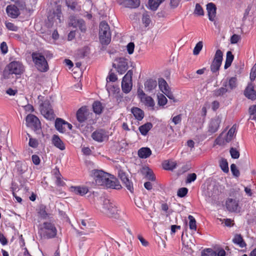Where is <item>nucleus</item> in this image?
Instances as JSON below:
<instances>
[{
	"mask_svg": "<svg viewBox=\"0 0 256 256\" xmlns=\"http://www.w3.org/2000/svg\"><path fill=\"white\" fill-rule=\"evenodd\" d=\"M133 72L129 70L124 76L122 82V89L124 92L128 94L130 92L132 89V76Z\"/></svg>",
	"mask_w": 256,
	"mask_h": 256,
	"instance_id": "1a4fd4ad",
	"label": "nucleus"
},
{
	"mask_svg": "<svg viewBox=\"0 0 256 256\" xmlns=\"http://www.w3.org/2000/svg\"><path fill=\"white\" fill-rule=\"evenodd\" d=\"M0 50L2 54H6L8 52V46L6 42H2L0 44Z\"/></svg>",
	"mask_w": 256,
	"mask_h": 256,
	"instance_id": "e2e57ef3",
	"label": "nucleus"
},
{
	"mask_svg": "<svg viewBox=\"0 0 256 256\" xmlns=\"http://www.w3.org/2000/svg\"><path fill=\"white\" fill-rule=\"evenodd\" d=\"M6 26L9 30L12 31H16L18 30V27L12 22H6Z\"/></svg>",
	"mask_w": 256,
	"mask_h": 256,
	"instance_id": "052dcab7",
	"label": "nucleus"
},
{
	"mask_svg": "<svg viewBox=\"0 0 256 256\" xmlns=\"http://www.w3.org/2000/svg\"><path fill=\"white\" fill-rule=\"evenodd\" d=\"M48 21L52 24H60L63 20V16L62 13V6L56 5L53 11L48 16Z\"/></svg>",
	"mask_w": 256,
	"mask_h": 256,
	"instance_id": "6e6552de",
	"label": "nucleus"
},
{
	"mask_svg": "<svg viewBox=\"0 0 256 256\" xmlns=\"http://www.w3.org/2000/svg\"><path fill=\"white\" fill-rule=\"evenodd\" d=\"M101 211L109 217L115 218L119 217L118 210L117 209L116 205L110 200H104Z\"/></svg>",
	"mask_w": 256,
	"mask_h": 256,
	"instance_id": "f03ea898",
	"label": "nucleus"
},
{
	"mask_svg": "<svg viewBox=\"0 0 256 256\" xmlns=\"http://www.w3.org/2000/svg\"><path fill=\"white\" fill-rule=\"evenodd\" d=\"M63 125H64V120L60 118L56 119L55 122L56 128L62 133H63L65 132V130L63 127Z\"/></svg>",
	"mask_w": 256,
	"mask_h": 256,
	"instance_id": "4c0bfd02",
	"label": "nucleus"
},
{
	"mask_svg": "<svg viewBox=\"0 0 256 256\" xmlns=\"http://www.w3.org/2000/svg\"><path fill=\"white\" fill-rule=\"evenodd\" d=\"M7 68L16 75H20L24 71V66L22 62L18 61H13L10 62Z\"/></svg>",
	"mask_w": 256,
	"mask_h": 256,
	"instance_id": "2eb2a0df",
	"label": "nucleus"
},
{
	"mask_svg": "<svg viewBox=\"0 0 256 256\" xmlns=\"http://www.w3.org/2000/svg\"><path fill=\"white\" fill-rule=\"evenodd\" d=\"M138 239L140 240L142 244L144 246H146L148 244V242H147L146 240H144L143 237L140 235L138 236Z\"/></svg>",
	"mask_w": 256,
	"mask_h": 256,
	"instance_id": "774afa93",
	"label": "nucleus"
},
{
	"mask_svg": "<svg viewBox=\"0 0 256 256\" xmlns=\"http://www.w3.org/2000/svg\"><path fill=\"white\" fill-rule=\"evenodd\" d=\"M158 104L160 106H164L167 102V99L166 96L162 94H160L158 96Z\"/></svg>",
	"mask_w": 256,
	"mask_h": 256,
	"instance_id": "8fccbe9b",
	"label": "nucleus"
},
{
	"mask_svg": "<svg viewBox=\"0 0 256 256\" xmlns=\"http://www.w3.org/2000/svg\"><path fill=\"white\" fill-rule=\"evenodd\" d=\"M206 10L208 13V18L210 21H214L216 16V8L212 2L208 3L206 5Z\"/></svg>",
	"mask_w": 256,
	"mask_h": 256,
	"instance_id": "4be33fe9",
	"label": "nucleus"
},
{
	"mask_svg": "<svg viewBox=\"0 0 256 256\" xmlns=\"http://www.w3.org/2000/svg\"><path fill=\"white\" fill-rule=\"evenodd\" d=\"M230 152L232 158L236 159L240 157V152L236 148H231Z\"/></svg>",
	"mask_w": 256,
	"mask_h": 256,
	"instance_id": "603ef678",
	"label": "nucleus"
},
{
	"mask_svg": "<svg viewBox=\"0 0 256 256\" xmlns=\"http://www.w3.org/2000/svg\"><path fill=\"white\" fill-rule=\"evenodd\" d=\"M66 6L72 10L80 11V6L78 5L76 0H65Z\"/></svg>",
	"mask_w": 256,
	"mask_h": 256,
	"instance_id": "c85d7f7f",
	"label": "nucleus"
},
{
	"mask_svg": "<svg viewBox=\"0 0 256 256\" xmlns=\"http://www.w3.org/2000/svg\"><path fill=\"white\" fill-rule=\"evenodd\" d=\"M180 2V0H170V6L172 8H176L179 3Z\"/></svg>",
	"mask_w": 256,
	"mask_h": 256,
	"instance_id": "0e129e2a",
	"label": "nucleus"
},
{
	"mask_svg": "<svg viewBox=\"0 0 256 256\" xmlns=\"http://www.w3.org/2000/svg\"><path fill=\"white\" fill-rule=\"evenodd\" d=\"M221 122L220 118L218 116L211 120L208 124V131L210 133L216 132Z\"/></svg>",
	"mask_w": 256,
	"mask_h": 256,
	"instance_id": "f3484780",
	"label": "nucleus"
},
{
	"mask_svg": "<svg viewBox=\"0 0 256 256\" xmlns=\"http://www.w3.org/2000/svg\"><path fill=\"white\" fill-rule=\"evenodd\" d=\"M91 174L97 185L104 186L114 189H120L121 188L119 182L112 175L102 170H93Z\"/></svg>",
	"mask_w": 256,
	"mask_h": 256,
	"instance_id": "f257e3e1",
	"label": "nucleus"
},
{
	"mask_svg": "<svg viewBox=\"0 0 256 256\" xmlns=\"http://www.w3.org/2000/svg\"><path fill=\"white\" fill-rule=\"evenodd\" d=\"M92 108L94 112L96 114H100L103 110V107L100 102L96 101L92 104Z\"/></svg>",
	"mask_w": 256,
	"mask_h": 256,
	"instance_id": "a19ab883",
	"label": "nucleus"
},
{
	"mask_svg": "<svg viewBox=\"0 0 256 256\" xmlns=\"http://www.w3.org/2000/svg\"><path fill=\"white\" fill-rule=\"evenodd\" d=\"M188 190L186 188H180L178 191V196L180 198L184 196L188 193Z\"/></svg>",
	"mask_w": 256,
	"mask_h": 256,
	"instance_id": "864d4df0",
	"label": "nucleus"
},
{
	"mask_svg": "<svg viewBox=\"0 0 256 256\" xmlns=\"http://www.w3.org/2000/svg\"><path fill=\"white\" fill-rule=\"evenodd\" d=\"M134 49V42H130L128 43L126 46L128 52L130 54H133Z\"/></svg>",
	"mask_w": 256,
	"mask_h": 256,
	"instance_id": "4d7b16f0",
	"label": "nucleus"
},
{
	"mask_svg": "<svg viewBox=\"0 0 256 256\" xmlns=\"http://www.w3.org/2000/svg\"><path fill=\"white\" fill-rule=\"evenodd\" d=\"M137 94L141 102L146 106L152 108V110L154 109V108L155 105V102L154 99L151 96L146 94L140 88L138 89Z\"/></svg>",
	"mask_w": 256,
	"mask_h": 256,
	"instance_id": "9d476101",
	"label": "nucleus"
},
{
	"mask_svg": "<svg viewBox=\"0 0 256 256\" xmlns=\"http://www.w3.org/2000/svg\"><path fill=\"white\" fill-rule=\"evenodd\" d=\"M142 22L145 27L148 26L150 24L151 22L150 16L147 12H144L142 14Z\"/></svg>",
	"mask_w": 256,
	"mask_h": 256,
	"instance_id": "37998d69",
	"label": "nucleus"
},
{
	"mask_svg": "<svg viewBox=\"0 0 256 256\" xmlns=\"http://www.w3.org/2000/svg\"><path fill=\"white\" fill-rule=\"evenodd\" d=\"M120 4L126 7L130 8H136L140 4V0H116Z\"/></svg>",
	"mask_w": 256,
	"mask_h": 256,
	"instance_id": "aec40b11",
	"label": "nucleus"
},
{
	"mask_svg": "<svg viewBox=\"0 0 256 256\" xmlns=\"http://www.w3.org/2000/svg\"><path fill=\"white\" fill-rule=\"evenodd\" d=\"M118 174L119 178L127 188L128 190L132 192L133 190L132 185L126 176V173L123 170H118Z\"/></svg>",
	"mask_w": 256,
	"mask_h": 256,
	"instance_id": "a211bd4d",
	"label": "nucleus"
},
{
	"mask_svg": "<svg viewBox=\"0 0 256 256\" xmlns=\"http://www.w3.org/2000/svg\"><path fill=\"white\" fill-rule=\"evenodd\" d=\"M158 86L160 90L164 94L168 93L169 88L166 81L164 78L158 79Z\"/></svg>",
	"mask_w": 256,
	"mask_h": 256,
	"instance_id": "7c9ffc66",
	"label": "nucleus"
},
{
	"mask_svg": "<svg viewBox=\"0 0 256 256\" xmlns=\"http://www.w3.org/2000/svg\"><path fill=\"white\" fill-rule=\"evenodd\" d=\"M152 154V150L147 147L142 148L138 151V156L140 158H146Z\"/></svg>",
	"mask_w": 256,
	"mask_h": 256,
	"instance_id": "cd10ccee",
	"label": "nucleus"
},
{
	"mask_svg": "<svg viewBox=\"0 0 256 256\" xmlns=\"http://www.w3.org/2000/svg\"><path fill=\"white\" fill-rule=\"evenodd\" d=\"M228 81H224L222 83V86L219 88L216 89L212 92L214 96L218 97L222 96L227 92H228V89L227 88Z\"/></svg>",
	"mask_w": 256,
	"mask_h": 256,
	"instance_id": "412c9836",
	"label": "nucleus"
},
{
	"mask_svg": "<svg viewBox=\"0 0 256 256\" xmlns=\"http://www.w3.org/2000/svg\"><path fill=\"white\" fill-rule=\"evenodd\" d=\"M33 163L36 165H38L40 163V159L38 156L34 154L32 156Z\"/></svg>",
	"mask_w": 256,
	"mask_h": 256,
	"instance_id": "69168bd1",
	"label": "nucleus"
},
{
	"mask_svg": "<svg viewBox=\"0 0 256 256\" xmlns=\"http://www.w3.org/2000/svg\"><path fill=\"white\" fill-rule=\"evenodd\" d=\"M32 60L37 69L40 72L48 70V66L44 56L40 52H33L32 54Z\"/></svg>",
	"mask_w": 256,
	"mask_h": 256,
	"instance_id": "0eeeda50",
	"label": "nucleus"
},
{
	"mask_svg": "<svg viewBox=\"0 0 256 256\" xmlns=\"http://www.w3.org/2000/svg\"><path fill=\"white\" fill-rule=\"evenodd\" d=\"M194 13L198 16L204 15V10L199 4H196Z\"/></svg>",
	"mask_w": 256,
	"mask_h": 256,
	"instance_id": "3c124183",
	"label": "nucleus"
},
{
	"mask_svg": "<svg viewBox=\"0 0 256 256\" xmlns=\"http://www.w3.org/2000/svg\"><path fill=\"white\" fill-rule=\"evenodd\" d=\"M188 218L190 220L189 222V226L191 230H194L196 231V221L195 218L192 216H189Z\"/></svg>",
	"mask_w": 256,
	"mask_h": 256,
	"instance_id": "c03bdc74",
	"label": "nucleus"
},
{
	"mask_svg": "<svg viewBox=\"0 0 256 256\" xmlns=\"http://www.w3.org/2000/svg\"><path fill=\"white\" fill-rule=\"evenodd\" d=\"M230 170L234 176L236 177H238L240 176V172L235 164H231Z\"/></svg>",
	"mask_w": 256,
	"mask_h": 256,
	"instance_id": "5fc2aeb1",
	"label": "nucleus"
},
{
	"mask_svg": "<svg viewBox=\"0 0 256 256\" xmlns=\"http://www.w3.org/2000/svg\"><path fill=\"white\" fill-rule=\"evenodd\" d=\"M152 125L150 122H148L139 127V130L142 134L146 136L148 132L152 128Z\"/></svg>",
	"mask_w": 256,
	"mask_h": 256,
	"instance_id": "58836bf2",
	"label": "nucleus"
},
{
	"mask_svg": "<svg viewBox=\"0 0 256 256\" xmlns=\"http://www.w3.org/2000/svg\"><path fill=\"white\" fill-rule=\"evenodd\" d=\"M6 11L8 16L12 18H16L20 14L19 10L14 5L8 6L6 7Z\"/></svg>",
	"mask_w": 256,
	"mask_h": 256,
	"instance_id": "a878e982",
	"label": "nucleus"
},
{
	"mask_svg": "<svg viewBox=\"0 0 256 256\" xmlns=\"http://www.w3.org/2000/svg\"><path fill=\"white\" fill-rule=\"evenodd\" d=\"M43 98L44 97L41 96H38L41 114L48 120H52L54 119V112L50 104V102L48 100L43 101Z\"/></svg>",
	"mask_w": 256,
	"mask_h": 256,
	"instance_id": "20e7f679",
	"label": "nucleus"
},
{
	"mask_svg": "<svg viewBox=\"0 0 256 256\" xmlns=\"http://www.w3.org/2000/svg\"><path fill=\"white\" fill-rule=\"evenodd\" d=\"M99 39L102 44H108L111 40V32L109 25L104 21L99 25Z\"/></svg>",
	"mask_w": 256,
	"mask_h": 256,
	"instance_id": "7ed1b4c3",
	"label": "nucleus"
},
{
	"mask_svg": "<svg viewBox=\"0 0 256 256\" xmlns=\"http://www.w3.org/2000/svg\"><path fill=\"white\" fill-rule=\"evenodd\" d=\"M70 192L80 196L86 194L88 191L87 187L83 186H72L70 187Z\"/></svg>",
	"mask_w": 256,
	"mask_h": 256,
	"instance_id": "393cba45",
	"label": "nucleus"
},
{
	"mask_svg": "<svg viewBox=\"0 0 256 256\" xmlns=\"http://www.w3.org/2000/svg\"><path fill=\"white\" fill-rule=\"evenodd\" d=\"M135 204L136 206L140 208H144V204L140 198H138L135 200Z\"/></svg>",
	"mask_w": 256,
	"mask_h": 256,
	"instance_id": "338daca9",
	"label": "nucleus"
},
{
	"mask_svg": "<svg viewBox=\"0 0 256 256\" xmlns=\"http://www.w3.org/2000/svg\"><path fill=\"white\" fill-rule=\"evenodd\" d=\"M68 24L74 28H78L82 32H85L86 28L84 21L74 16L70 18Z\"/></svg>",
	"mask_w": 256,
	"mask_h": 256,
	"instance_id": "4468645a",
	"label": "nucleus"
},
{
	"mask_svg": "<svg viewBox=\"0 0 256 256\" xmlns=\"http://www.w3.org/2000/svg\"><path fill=\"white\" fill-rule=\"evenodd\" d=\"M244 95L248 99L254 100L256 99V92L254 89L252 84H248L244 91Z\"/></svg>",
	"mask_w": 256,
	"mask_h": 256,
	"instance_id": "6ab92c4d",
	"label": "nucleus"
},
{
	"mask_svg": "<svg viewBox=\"0 0 256 256\" xmlns=\"http://www.w3.org/2000/svg\"><path fill=\"white\" fill-rule=\"evenodd\" d=\"M236 130V126L234 124L224 136V132H222L215 140L214 144L220 146L224 145L226 143L230 142L235 136Z\"/></svg>",
	"mask_w": 256,
	"mask_h": 256,
	"instance_id": "39448f33",
	"label": "nucleus"
},
{
	"mask_svg": "<svg viewBox=\"0 0 256 256\" xmlns=\"http://www.w3.org/2000/svg\"><path fill=\"white\" fill-rule=\"evenodd\" d=\"M202 256H216V253L211 248H207L202 252Z\"/></svg>",
	"mask_w": 256,
	"mask_h": 256,
	"instance_id": "09e8293b",
	"label": "nucleus"
},
{
	"mask_svg": "<svg viewBox=\"0 0 256 256\" xmlns=\"http://www.w3.org/2000/svg\"><path fill=\"white\" fill-rule=\"evenodd\" d=\"M226 206L230 212H236L239 210L238 201L232 198H228L226 201Z\"/></svg>",
	"mask_w": 256,
	"mask_h": 256,
	"instance_id": "5701e85b",
	"label": "nucleus"
},
{
	"mask_svg": "<svg viewBox=\"0 0 256 256\" xmlns=\"http://www.w3.org/2000/svg\"><path fill=\"white\" fill-rule=\"evenodd\" d=\"M203 46V44L202 41H200L198 42L195 47L194 48V49L193 50V54L194 55H198L199 54L200 51L202 50Z\"/></svg>",
	"mask_w": 256,
	"mask_h": 256,
	"instance_id": "a18cd8bd",
	"label": "nucleus"
},
{
	"mask_svg": "<svg viewBox=\"0 0 256 256\" xmlns=\"http://www.w3.org/2000/svg\"><path fill=\"white\" fill-rule=\"evenodd\" d=\"M92 113L90 112L86 106H82L76 112V119L82 123L92 118Z\"/></svg>",
	"mask_w": 256,
	"mask_h": 256,
	"instance_id": "ddd939ff",
	"label": "nucleus"
},
{
	"mask_svg": "<svg viewBox=\"0 0 256 256\" xmlns=\"http://www.w3.org/2000/svg\"><path fill=\"white\" fill-rule=\"evenodd\" d=\"M52 142L56 147L60 150H63L65 149V145L64 143L58 136L56 134L53 136L52 138Z\"/></svg>",
	"mask_w": 256,
	"mask_h": 256,
	"instance_id": "bb28decb",
	"label": "nucleus"
},
{
	"mask_svg": "<svg viewBox=\"0 0 256 256\" xmlns=\"http://www.w3.org/2000/svg\"><path fill=\"white\" fill-rule=\"evenodd\" d=\"M112 66L116 69L119 74H123L128 68V60L124 58H117Z\"/></svg>",
	"mask_w": 256,
	"mask_h": 256,
	"instance_id": "9b49d317",
	"label": "nucleus"
},
{
	"mask_svg": "<svg viewBox=\"0 0 256 256\" xmlns=\"http://www.w3.org/2000/svg\"><path fill=\"white\" fill-rule=\"evenodd\" d=\"M26 126L34 130L40 128V122L38 118L33 114H28L26 118Z\"/></svg>",
	"mask_w": 256,
	"mask_h": 256,
	"instance_id": "dca6fc26",
	"label": "nucleus"
},
{
	"mask_svg": "<svg viewBox=\"0 0 256 256\" xmlns=\"http://www.w3.org/2000/svg\"><path fill=\"white\" fill-rule=\"evenodd\" d=\"M225 81H228V88L230 90L236 88L238 86L237 78L236 77H232L227 78Z\"/></svg>",
	"mask_w": 256,
	"mask_h": 256,
	"instance_id": "f704fd0d",
	"label": "nucleus"
},
{
	"mask_svg": "<svg viewBox=\"0 0 256 256\" xmlns=\"http://www.w3.org/2000/svg\"><path fill=\"white\" fill-rule=\"evenodd\" d=\"M232 242L238 245L240 248H244L246 246L240 234H236L232 240Z\"/></svg>",
	"mask_w": 256,
	"mask_h": 256,
	"instance_id": "72a5a7b5",
	"label": "nucleus"
},
{
	"mask_svg": "<svg viewBox=\"0 0 256 256\" xmlns=\"http://www.w3.org/2000/svg\"><path fill=\"white\" fill-rule=\"evenodd\" d=\"M240 39V36L234 34L230 38V43L232 44H236Z\"/></svg>",
	"mask_w": 256,
	"mask_h": 256,
	"instance_id": "6e6d98bb",
	"label": "nucleus"
},
{
	"mask_svg": "<svg viewBox=\"0 0 256 256\" xmlns=\"http://www.w3.org/2000/svg\"><path fill=\"white\" fill-rule=\"evenodd\" d=\"M196 175L194 173L190 174H188L187 176V178L186 180V182L187 183H190L192 182H194L196 180Z\"/></svg>",
	"mask_w": 256,
	"mask_h": 256,
	"instance_id": "13d9d810",
	"label": "nucleus"
},
{
	"mask_svg": "<svg viewBox=\"0 0 256 256\" xmlns=\"http://www.w3.org/2000/svg\"><path fill=\"white\" fill-rule=\"evenodd\" d=\"M172 120L176 125L180 124L182 121V114H180L174 116L172 118Z\"/></svg>",
	"mask_w": 256,
	"mask_h": 256,
	"instance_id": "bf43d9fd",
	"label": "nucleus"
},
{
	"mask_svg": "<svg viewBox=\"0 0 256 256\" xmlns=\"http://www.w3.org/2000/svg\"><path fill=\"white\" fill-rule=\"evenodd\" d=\"M55 172V177L56 178V184L58 186H63L65 183L62 180V175L60 174V172L58 170H54Z\"/></svg>",
	"mask_w": 256,
	"mask_h": 256,
	"instance_id": "79ce46f5",
	"label": "nucleus"
},
{
	"mask_svg": "<svg viewBox=\"0 0 256 256\" xmlns=\"http://www.w3.org/2000/svg\"><path fill=\"white\" fill-rule=\"evenodd\" d=\"M38 145V140L35 138H30L29 146L32 148H36Z\"/></svg>",
	"mask_w": 256,
	"mask_h": 256,
	"instance_id": "680f3d73",
	"label": "nucleus"
},
{
	"mask_svg": "<svg viewBox=\"0 0 256 256\" xmlns=\"http://www.w3.org/2000/svg\"><path fill=\"white\" fill-rule=\"evenodd\" d=\"M220 165L224 172H228V163L226 160L222 159Z\"/></svg>",
	"mask_w": 256,
	"mask_h": 256,
	"instance_id": "de8ad7c7",
	"label": "nucleus"
},
{
	"mask_svg": "<svg viewBox=\"0 0 256 256\" xmlns=\"http://www.w3.org/2000/svg\"><path fill=\"white\" fill-rule=\"evenodd\" d=\"M157 86L156 81L152 79L147 80L144 83V88L146 91L152 92Z\"/></svg>",
	"mask_w": 256,
	"mask_h": 256,
	"instance_id": "c756f323",
	"label": "nucleus"
},
{
	"mask_svg": "<svg viewBox=\"0 0 256 256\" xmlns=\"http://www.w3.org/2000/svg\"><path fill=\"white\" fill-rule=\"evenodd\" d=\"M41 238H52L56 234V230L54 224L48 222L43 224L38 232Z\"/></svg>",
	"mask_w": 256,
	"mask_h": 256,
	"instance_id": "423d86ee",
	"label": "nucleus"
},
{
	"mask_svg": "<svg viewBox=\"0 0 256 256\" xmlns=\"http://www.w3.org/2000/svg\"><path fill=\"white\" fill-rule=\"evenodd\" d=\"M165 0H148V8L152 10H156L160 5Z\"/></svg>",
	"mask_w": 256,
	"mask_h": 256,
	"instance_id": "2f4dec72",
	"label": "nucleus"
},
{
	"mask_svg": "<svg viewBox=\"0 0 256 256\" xmlns=\"http://www.w3.org/2000/svg\"><path fill=\"white\" fill-rule=\"evenodd\" d=\"M223 54L220 50H218L215 54L214 58L210 66V70L212 73L218 71L222 64Z\"/></svg>",
	"mask_w": 256,
	"mask_h": 256,
	"instance_id": "f8f14e48",
	"label": "nucleus"
},
{
	"mask_svg": "<svg viewBox=\"0 0 256 256\" xmlns=\"http://www.w3.org/2000/svg\"><path fill=\"white\" fill-rule=\"evenodd\" d=\"M132 112L136 119L141 120L143 118L144 114L142 110L138 108H134L132 109Z\"/></svg>",
	"mask_w": 256,
	"mask_h": 256,
	"instance_id": "c9c22d12",
	"label": "nucleus"
},
{
	"mask_svg": "<svg viewBox=\"0 0 256 256\" xmlns=\"http://www.w3.org/2000/svg\"><path fill=\"white\" fill-rule=\"evenodd\" d=\"M92 137L94 140L98 142H102L106 138V134L104 130H100L94 132L92 134Z\"/></svg>",
	"mask_w": 256,
	"mask_h": 256,
	"instance_id": "b1692460",
	"label": "nucleus"
},
{
	"mask_svg": "<svg viewBox=\"0 0 256 256\" xmlns=\"http://www.w3.org/2000/svg\"><path fill=\"white\" fill-rule=\"evenodd\" d=\"M142 173L145 175L146 178L148 180L154 181L155 178L154 176L153 172L151 170L148 168H144L142 170Z\"/></svg>",
	"mask_w": 256,
	"mask_h": 256,
	"instance_id": "e433bc0d",
	"label": "nucleus"
},
{
	"mask_svg": "<svg viewBox=\"0 0 256 256\" xmlns=\"http://www.w3.org/2000/svg\"><path fill=\"white\" fill-rule=\"evenodd\" d=\"M176 162L172 160H165L162 163L163 168L166 170H172L176 166Z\"/></svg>",
	"mask_w": 256,
	"mask_h": 256,
	"instance_id": "473e14b6",
	"label": "nucleus"
},
{
	"mask_svg": "<svg viewBox=\"0 0 256 256\" xmlns=\"http://www.w3.org/2000/svg\"><path fill=\"white\" fill-rule=\"evenodd\" d=\"M234 56L233 54H232V52L230 51H228L226 52V60L224 64V68L226 69L228 68H229L233 60H234Z\"/></svg>",
	"mask_w": 256,
	"mask_h": 256,
	"instance_id": "ea45409f",
	"label": "nucleus"
},
{
	"mask_svg": "<svg viewBox=\"0 0 256 256\" xmlns=\"http://www.w3.org/2000/svg\"><path fill=\"white\" fill-rule=\"evenodd\" d=\"M14 74L12 73L7 67L3 72V78L6 80L12 79L14 78Z\"/></svg>",
	"mask_w": 256,
	"mask_h": 256,
	"instance_id": "49530a36",
	"label": "nucleus"
}]
</instances>
